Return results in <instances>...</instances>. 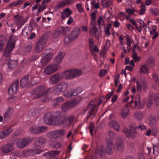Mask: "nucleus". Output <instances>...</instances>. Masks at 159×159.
I'll return each mask as SVG.
<instances>
[{"label":"nucleus","mask_w":159,"mask_h":159,"mask_svg":"<svg viewBox=\"0 0 159 159\" xmlns=\"http://www.w3.org/2000/svg\"><path fill=\"white\" fill-rule=\"evenodd\" d=\"M132 57L135 62H138L140 60V57L138 56L136 52H133Z\"/></svg>","instance_id":"6e6d98bb"},{"label":"nucleus","mask_w":159,"mask_h":159,"mask_svg":"<svg viewBox=\"0 0 159 159\" xmlns=\"http://www.w3.org/2000/svg\"><path fill=\"white\" fill-rule=\"evenodd\" d=\"M23 1V0H18L16 1L13 2L9 4L8 7L10 8L13 7H16L17 5L21 3Z\"/></svg>","instance_id":"49530a36"},{"label":"nucleus","mask_w":159,"mask_h":159,"mask_svg":"<svg viewBox=\"0 0 159 159\" xmlns=\"http://www.w3.org/2000/svg\"><path fill=\"white\" fill-rule=\"evenodd\" d=\"M48 39L47 35H43L37 43L35 46V50L38 52L41 51L44 48Z\"/></svg>","instance_id":"ddd939ff"},{"label":"nucleus","mask_w":159,"mask_h":159,"mask_svg":"<svg viewBox=\"0 0 159 159\" xmlns=\"http://www.w3.org/2000/svg\"><path fill=\"white\" fill-rule=\"evenodd\" d=\"M63 13L67 17H69L72 13L70 10L69 8L65 9L63 11Z\"/></svg>","instance_id":"5fc2aeb1"},{"label":"nucleus","mask_w":159,"mask_h":159,"mask_svg":"<svg viewBox=\"0 0 159 159\" xmlns=\"http://www.w3.org/2000/svg\"><path fill=\"white\" fill-rule=\"evenodd\" d=\"M68 87V84L65 82L58 83L54 88L53 93L56 95H59L60 93L65 92Z\"/></svg>","instance_id":"9b49d317"},{"label":"nucleus","mask_w":159,"mask_h":159,"mask_svg":"<svg viewBox=\"0 0 159 159\" xmlns=\"http://www.w3.org/2000/svg\"><path fill=\"white\" fill-rule=\"evenodd\" d=\"M13 109L12 108H9L8 110L6 111L4 115V120H8L10 119Z\"/></svg>","instance_id":"e433bc0d"},{"label":"nucleus","mask_w":159,"mask_h":159,"mask_svg":"<svg viewBox=\"0 0 159 159\" xmlns=\"http://www.w3.org/2000/svg\"><path fill=\"white\" fill-rule=\"evenodd\" d=\"M69 30V28L68 27H62V31L61 32L62 33L64 34H66Z\"/></svg>","instance_id":"e2e57ef3"},{"label":"nucleus","mask_w":159,"mask_h":159,"mask_svg":"<svg viewBox=\"0 0 159 159\" xmlns=\"http://www.w3.org/2000/svg\"><path fill=\"white\" fill-rule=\"evenodd\" d=\"M97 2H96L95 1H92L91 4L92 7L96 9H98L99 8V5L101 4L100 2H99L98 0H97Z\"/></svg>","instance_id":"de8ad7c7"},{"label":"nucleus","mask_w":159,"mask_h":159,"mask_svg":"<svg viewBox=\"0 0 159 159\" xmlns=\"http://www.w3.org/2000/svg\"><path fill=\"white\" fill-rule=\"evenodd\" d=\"M91 16L92 19L91 20L90 25L89 32L93 36H95L96 39H98L99 33L98 31V29L96 27V24L95 22L96 14L94 12H92Z\"/></svg>","instance_id":"6e6552de"},{"label":"nucleus","mask_w":159,"mask_h":159,"mask_svg":"<svg viewBox=\"0 0 159 159\" xmlns=\"http://www.w3.org/2000/svg\"><path fill=\"white\" fill-rule=\"evenodd\" d=\"M150 11L154 15L157 16L159 15V10L157 8H151Z\"/></svg>","instance_id":"4d7b16f0"},{"label":"nucleus","mask_w":159,"mask_h":159,"mask_svg":"<svg viewBox=\"0 0 159 159\" xmlns=\"http://www.w3.org/2000/svg\"><path fill=\"white\" fill-rule=\"evenodd\" d=\"M47 127L45 126L41 127L33 126L29 129V131L32 134H39L46 131Z\"/></svg>","instance_id":"dca6fc26"},{"label":"nucleus","mask_w":159,"mask_h":159,"mask_svg":"<svg viewBox=\"0 0 159 159\" xmlns=\"http://www.w3.org/2000/svg\"><path fill=\"white\" fill-rule=\"evenodd\" d=\"M66 132V130L65 129H59L49 132L47 134V136L50 139H56L59 137L65 135Z\"/></svg>","instance_id":"4468645a"},{"label":"nucleus","mask_w":159,"mask_h":159,"mask_svg":"<svg viewBox=\"0 0 159 159\" xmlns=\"http://www.w3.org/2000/svg\"><path fill=\"white\" fill-rule=\"evenodd\" d=\"M45 142L44 139L42 138H38L36 139L34 143V146L41 148L43 146Z\"/></svg>","instance_id":"7c9ffc66"},{"label":"nucleus","mask_w":159,"mask_h":159,"mask_svg":"<svg viewBox=\"0 0 159 159\" xmlns=\"http://www.w3.org/2000/svg\"><path fill=\"white\" fill-rule=\"evenodd\" d=\"M137 89L136 90L135 86H133L132 88L131 92L133 93H135L137 91L139 93H141L142 89L145 91L147 89L148 85L147 83L144 81L141 80L140 82L139 80H137L136 82Z\"/></svg>","instance_id":"9d476101"},{"label":"nucleus","mask_w":159,"mask_h":159,"mask_svg":"<svg viewBox=\"0 0 159 159\" xmlns=\"http://www.w3.org/2000/svg\"><path fill=\"white\" fill-rule=\"evenodd\" d=\"M47 8V6L45 4H42L39 5L38 11V13H39L41 11H43Z\"/></svg>","instance_id":"13d9d810"},{"label":"nucleus","mask_w":159,"mask_h":159,"mask_svg":"<svg viewBox=\"0 0 159 159\" xmlns=\"http://www.w3.org/2000/svg\"><path fill=\"white\" fill-rule=\"evenodd\" d=\"M76 7L77 10L80 13L82 12L83 11V9L82 7V5L81 3H78L76 5Z\"/></svg>","instance_id":"0e129e2a"},{"label":"nucleus","mask_w":159,"mask_h":159,"mask_svg":"<svg viewBox=\"0 0 159 159\" xmlns=\"http://www.w3.org/2000/svg\"><path fill=\"white\" fill-rule=\"evenodd\" d=\"M14 17L15 24L18 26V29L20 28L25 23L23 17L18 14L15 16Z\"/></svg>","instance_id":"5701e85b"},{"label":"nucleus","mask_w":159,"mask_h":159,"mask_svg":"<svg viewBox=\"0 0 159 159\" xmlns=\"http://www.w3.org/2000/svg\"><path fill=\"white\" fill-rule=\"evenodd\" d=\"M80 31V28L75 27L73 29L72 32L70 35L74 39H76L79 35Z\"/></svg>","instance_id":"473e14b6"},{"label":"nucleus","mask_w":159,"mask_h":159,"mask_svg":"<svg viewBox=\"0 0 159 159\" xmlns=\"http://www.w3.org/2000/svg\"><path fill=\"white\" fill-rule=\"evenodd\" d=\"M154 101L155 104L157 106H159V94L156 93L153 96L150 94L148 97V100L147 103L148 107L149 108Z\"/></svg>","instance_id":"2eb2a0df"},{"label":"nucleus","mask_w":159,"mask_h":159,"mask_svg":"<svg viewBox=\"0 0 159 159\" xmlns=\"http://www.w3.org/2000/svg\"><path fill=\"white\" fill-rule=\"evenodd\" d=\"M19 80H17L9 88L8 90V93L10 95H12L17 93L19 86Z\"/></svg>","instance_id":"a211bd4d"},{"label":"nucleus","mask_w":159,"mask_h":159,"mask_svg":"<svg viewBox=\"0 0 159 159\" xmlns=\"http://www.w3.org/2000/svg\"><path fill=\"white\" fill-rule=\"evenodd\" d=\"M100 2L103 8L108 7L112 5V1L111 0H98Z\"/></svg>","instance_id":"2f4dec72"},{"label":"nucleus","mask_w":159,"mask_h":159,"mask_svg":"<svg viewBox=\"0 0 159 159\" xmlns=\"http://www.w3.org/2000/svg\"><path fill=\"white\" fill-rule=\"evenodd\" d=\"M61 34V31L55 30L53 33L52 37L54 39L57 38L60 36Z\"/></svg>","instance_id":"864d4df0"},{"label":"nucleus","mask_w":159,"mask_h":159,"mask_svg":"<svg viewBox=\"0 0 159 159\" xmlns=\"http://www.w3.org/2000/svg\"><path fill=\"white\" fill-rule=\"evenodd\" d=\"M146 129V127L144 125L140 124L135 127L133 125H131L129 126V129L127 128H125L124 129V131L127 138L134 139L136 137L135 135L138 133L137 130H140L141 131H143Z\"/></svg>","instance_id":"39448f33"},{"label":"nucleus","mask_w":159,"mask_h":159,"mask_svg":"<svg viewBox=\"0 0 159 159\" xmlns=\"http://www.w3.org/2000/svg\"><path fill=\"white\" fill-rule=\"evenodd\" d=\"M72 70L74 78L75 77L80 75L82 73V70L79 69H75Z\"/></svg>","instance_id":"37998d69"},{"label":"nucleus","mask_w":159,"mask_h":159,"mask_svg":"<svg viewBox=\"0 0 159 159\" xmlns=\"http://www.w3.org/2000/svg\"><path fill=\"white\" fill-rule=\"evenodd\" d=\"M52 57V55L50 53L47 54L45 57L41 58L40 63V65L42 66H45L51 59Z\"/></svg>","instance_id":"a878e982"},{"label":"nucleus","mask_w":159,"mask_h":159,"mask_svg":"<svg viewBox=\"0 0 159 159\" xmlns=\"http://www.w3.org/2000/svg\"><path fill=\"white\" fill-rule=\"evenodd\" d=\"M107 73L106 70L104 69H102L101 70L100 72V76L102 77L106 74Z\"/></svg>","instance_id":"774afa93"},{"label":"nucleus","mask_w":159,"mask_h":159,"mask_svg":"<svg viewBox=\"0 0 159 159\" xmlns=\"http://www.w3.org/2000/svg\"><path fill=\"white\" fill-rule=\"evenodd\" d=\"M48 92V91L46 89L44 86L42 85L38 86L32 90L31 92V94L35 95L34 98L35 99L46 95Z\"/></svg>","instance_id":"0eeeda50"},{"label":"nucleus","mask_w":159,"mask_h":159,"mask_svg":"<svg viewBox=\"0 0 159 159\" xmlns=\"http://www.w3.org/2000/svg\"><path fill=\"white\" fill-rule=\"evenodd\" d=\"M63 79L64 78L66 79H71L74 78L72 70H68L61 73Z\"/></svg>","instance_id":"cd10ccee"},{"label":"nucleus","mask_w":159,"mask_h":159,"mask_svg":"<svg viewBox=\"0 0 159 159\" xmlns=\"http://www.w3.org/2000/svg\"><path fill=\"white\" fill-rule=\"evenodd\" d=\"M125 11L126 13L128 14L129 15H131L133 14L135 11L134 9H131L130 8L126 9Z\"/></svg>","instance_id":"680f3d73"},{"label":"nucleus","mask_w":159,"mask_h":159,"mask_svg":"<svg viewBox=\"0 0 159 159\" xmlns=\"http://www.w3.org/2000/svg\"><path fill=\"white\" fill-rule=\"evenodd\" d=\"M111 26V25L110 23L107 24L106 27L105 28L104 31L105 34L107 36L110 35L111 33L110 31V29Z\"/></svg>","instance_id":"8fccbe9b"},{"label":"nucleus","mask_w":159,"mask_h":159,"mask_svg":"<svg viewBox=\"0 0 159 159\" xmlns=\"http://www.w3.org/2000/svg\"><path fill=\"white\" fill-rule=\"evenodd\" d=\"M59 153V152L57 150L52 151L50 152H45L43 154V156L46 158L49 159H57V157H56Z\"/></svg>","instance_id":"b1692460"},{"label":"nucleus","mask_w":159,"mask_h":159,"mask_svg":"<svg viewBox=\"0 0 159 159\" xmlns=\"http://www.w3.org/2000/svg\"><path fill=\"white\" fill-rule=\"evenodd\" d=\"M63 79L61 74L59 73H55L52 75L50 78V80L52 84H55Z\"/></svg>","instance_id":"412c9836"},{"label":"nucleus","mask_w":159,"mask_h":159,"mask_svg":"<svg viewBox=\"0 0 159 159\" xmlns=\"http://www.w3.org/2000/svg\"><path fill=\"white\" fill-rule=\"evenodd\" d=\"M31 140L29 137H25L21 139L16 138L14 142L17 146L20 148H23L27 146L31 142Z\"/></svg>","instance_id":"f8f14e48"},{"label":"nucleus","mask_w":159,"mask_h":159,"mask_svg":"<svg viewBox=\"0 0 159 159\" xmlns=\"http://www.w3.org/2000/svg\"><path fill=\"white\" fill-rule=\"evenodd\" d=\"M79 89L78 88L75 89H70L67 93H64V95L66 98H71L73 96L77 95L81 93L80 91H78Z\"/></svg>","instance_id":"4be33fe9"},{"label":"nucleus","mask_w":159,"mask_h":159,"mask_svg":"<svg viewBox=\"0 0 159 159\" xmlns=\"http://www.w3.org/2000/svg\"><path fill=\"white\" fill-rule=\"evenodd\" d=\"M127 106V105H125V107L122 109L121 112V117L123 119H125L127 117L129 112V109Z\"/></svg>","instance_id":"f704fd0d"},{"label":"nucleus","mask_w":159,"mask_h":159,"mask_svg":"<svg viewBox=\"0 0 159 159\" xmlns=\"http://www.w3.org/2000/svg\"><path fill=\"white\" fill-rule=\"evenodd\" d=\"M98 23L99 25H104L103 18L102 16H100L99 17L98 21Z\"/></svg>","instance_id":"052dcab7"},{"label":"nucleus","mask_w":159,"mask_h":159,"mask_svg":"<svg viewBox=\"0 0 159 159\" xmlns=\"http://www.w3.org/2000/svg\"><path fill=\"white\" fill-rule=\"evenodd\" d=\"M82 99L81 97L76 98L70 102H67L62 104L61 107L62 110L65 112L70 108L74 107Z\"/></svg>","instance_id":"1a4fd4ad"},{"label":"nucleus","mask_w":159,"mask_h":159,"mask_svg":"<svg viewBox=\"0 0 159 159\" xmlns=\"http://www.w3.org/2000/svg\"><path fill=\"white\" fill-rule=\"evenodd\" d=\"M108 135L110 138L109 141L107 143V147L106 148V151L109 154L112 153L113 147L115 150H117L121 151L123 148V141L120 137H118L116 139V143L114 146L113 144L112 140L116 137V134L112 131H110L108 133Z\"/></svg>","instance_id":"7ed1b4c3"},{"label":"nucleus","mask_w":159,"mask_h":159,"mask_svg":"<svg viewBox=\"0 0 159 159\" xmlns=\"http://www.w3.org/2000/svg\"><path fill=\"white\" fill-rule=\"evenodd\" d=\"M64 100V98L61 97L56 98L54 100L53 106L55 107L58 106L59 103L62 102Z\"/></svg>","instance_id":"4c0bfd02"},{"label":"nucleus","mask_w":159,"mask_h":159,"mask_svg":"<svg viewBox=\"0 0 159 159\" xmlns=\"http://www.w3.org/2000/svg\"><path fill=\"white\" fill-rule=\"evenodd\" d=\"M113 93H114V92L112 90L111 92H110L109 93H108V94H107L106 95V99H107L108 100L109 99L111 98V96L113 95Z\"/></svg>","instance_id":"338daca9"},{"label":"nucleus","mask_w":159,"mask_h":159,"mask_svg":"<svg viewBox=\"0 0 159 159\" xmlns=\"http://www.w3.org/2000/svg\"><path fill=\"white\" fill-rule=\"evenodd\" d=\"M12 130L11 127H10L0 132V139L5 138L10 134Z\"/></svg>","instance_id":"c756f323"},{"label":"nucleus","mask_w":159,"mask_h":159,"mask_svg":"<svg viewBox=\"0 0 159 159\" xmlns=\"http://www.w3.org/2000/svg\"><path fill=\"white\" fill-rule=\"evenodd\" d=\"M17 40L16 36L14 35H11L9 38L6 48L4 51V55L2 59H6V63L10 69L15 68L17 65V61L14 60L10 59L11 52L15 46V43Z\"/></svg>","instance_id":"f03ea898"},{"label":"nucleus","mask_w":159,"mask_h":159,"mask_svg":"<svg viewBox=\"0 0 159 159\" xmlns=\"http://www.w3.org/2000/svg\"><path fill=\"white\" fill-rule=\"evenodd\" d=\"M146 7L145 5L143 3H142L141 5V9L139 12V15H143L146 11Z\"/></svg>","instance_id":"3c124183"},{"label":"nucleus","mask_w":159,"mask_h":159,"mask_svg":"<svg viewBox=\"0 0 159 159\" xmlns=\"http://www.w3.org/2000/svg\"><path fill=\"white\" fill-rule=\"evenodd\" d=\"M43 119L46 123L49 125L62 124L64 128H68L71 125L74 124L75 118L71 116L64 118L60 111H55L46 113Z\"/></svg>","instance_id":"f257e3e1"},{"label":"nucleus","mask_w":159,"mask_h":159,"mask_svg":"<svg viewBox=\"0 0 159 159\" xmlns=\"http://www.w3.org/2000/svg\"><path fill=\"white\" fill-rule=\"evenodd\" d=\"M143 114L142 112L139 111L135 113V117L138 120H141L143 118Z\"/></svg>","instance_id":"a18cd8bd"},{"label":"nucleus","mask_w":159,"mask_h":159,"mask_svg":"<svg viewBox=\"0 0 159 159\" xmlns=\"http://www.w3.org/2000/svg\"><path fill=\"white\" fill-rule=\"evenodd\" d=\"M74 2V0H64L61 1L55 7V9L57 10L59 8H63L66 6L72 4Z\"/></svg>","instance_id":"393cba45"},{"label":"nucleus","mask_w":159,"mask_h":159,"mask_svg":"<svg viewBox=\"0 0 159 159\" xmlns=\"http://www.w3.org/2000/svg\"><path fill=\"white\" fill-rule=\"evenodd\" d=\"M30 81V83L32 84H37L39 81V78L38 77L32 78Z\"/></svg>","instance_id":"bf43d9fd"},{"label":"nucleus","mask_w":159,"mask_h":159,"mask_svg":"<svg viewBox=\"0 0 159 159\" xmlns=\"http://www.w3.org/2000/svg\"><path fill=\"white\" fill-rule=\"evenodd\" d=\"M94 42L92 39H89V44L91 53L94 55V52H98L99 49L97 46L94 44Z\"/></svg>","instance_id":"aec40b11"},{"label":"nucleus","mask_w":159,"mask_h":159,"mask_svg":"<svg viewBox=\"0 0 159 159\" xmlns=\"http://www.w3.org/2000/svg\"><path fill=\"white\" fill-rule=\"evenodd\" d=\"M134 104L135 107H137L139 108H142L144 106L143 100L141 99L140 96L139 95L136 97Z\"/></svg>","instance_id":"bb28decb"},{"label":"nucleus","mask_w":159,"mask_h":159,"mask_svg":"<svg viewBox=\"0 0 159 159\" xmlns=\"http://www.w3.org/2000/svg\"><path fill=\"white\" fill-rule=\"evenodd\" d=\"M141 73L147 74L148 73V70L147 66L145 65H143L141 66L140 69Z\"/></svg>","instance_id":"a19ab883"},{"label":"nucleus","mask_w":159,"mask_h":159,"mask_svg":"<svg viewBox=\"0 0 159 159\" xmlns=\"http://www.w3.org/2000/svg\"><path fill=\"white\" fill-rule=\"evenodd\" d=\"M65 55L63 52H60L57 56L53 64L48 66L44 69V72L47 75L51 74L58 69V65L60 63Z\"/></svg>","instance_id":"20e7f679"},{"label":"nucleus","mask_w":159,"mask_h":159,"mask_svg":"<svg viewBox=\"0 0 159 159\" xmlns=\"http://www.w3.org/2000/svg\"><path fill=\"white\" fill-rule=\"evenodd\" d=\"M7 41V38L4 36H0V51H2L4 48V45Z\"/></svg>","instance_id":"c9c22d12"},{"label":"nucleus","mask_w":159,"mask_h":159,"mask_svg":"<svg viewBox=\"0 0 159 159\" xmlns=\"http://www.w3.org/2000/svg\"><path fill=\"white\" fill-rule=\"evenodd\" d=\"M152 76L156 84L159 86V77L157 73H152Z\"/></svg>","instance_id":"09e8293b"},{"label":"nucleus","mask_w":159,"mask_h":159,"mask_svg":"<svg viewBox=\"0 0 159 159\" xmlns=\"http://www.w3.org/2000/svg\"><path fill=\"white\" fill-rule=\"evenodd\" d=\"M30 84V81L29 79L28 76H25L20 80V85L22 87L29 85Z\"/></svg>","instance_id":"c85d7f7f"},{"label":"nucleus","mask_w":159,"mask_h":159,"mask_svg":"<svg viewBox=\"0 0 159 159\" xmlns=\"http://www.w3.org/2000/svg\"><path fill=\"white\" fill-rule=\"evenodd\" d=\"M32 30V27L30 26H25L22 31V35L25 36L30 34Z\"/></svg>","instance_id":"72a5a7b5"},{"label":"nucleus","mask_w":159,"mask_h":159,"mask_svg":"<svg viewBox=\"0 0 159 159\" xmlns=\"http://www.w3.org/2000/svg\"><path fill=\"white\" fill-rule=\"evenodd\" d=\"M104 97H102L97 101V99H95L91 101L88 106V108L89 109V112L87 114V118H89L91 116L95 115V109L96 106H99L103 101Z\"/></svg>","instance_id":"423d86ee"},{"label":"nucleus","mask_w":159,"mask_h":159,"mask_svg":"<svg viewBox=\"0 0 159 159\" xmlns=\"http://www.w3.org/2000/svg\"><path fill=\"white\" fill-rule=\"evenodd\" d=\"M109 125H111L113 128L117 131H118L119 130L120 128V126L116 121L113 120L111 121L109 123Z\"/></svg>","instance_id":"ea45409f"},{"label":"nucleus","mask_w":159,"mask_h":159,"mask_svg":"<svg viewBox=\"0 0 159 159\" xmlns=\"http://www.w3.org/2000/svg\"><path fill=\"white\" fill-rule=\"evenodd\" d=\"M149 124L151 126H154L156 123V116L154 115H152L149 118Z\"/></svg>","instance_id":"58836bf2"},{"label":"nucleus","mask_w":159,"mask_h":159,"mask_svg":"<svg viewBox=\"0 0 159 159\" xmlns=\"http://www.w3.org/2000/svg\"><path fill=\"white\" fill-rule=\"evenodd\" d=\"M43 150L41 149H30L24 150L23 152V154L25 156H32L34 154H37L42 152Z\"/></svg>","instance_id":"f3484780"},{"label":"nucleus","mask_w":159,"mask_h":159,"mask_svg":"<svg viewBox=\"0 0 159 159\" xmlns=\"http://www.w3.org/2000/svg\"><path fill=\"white\" fill-rule=\"evenodd\" d=\"M13 149V144L11 142L4 144L1 147V150L3 153L11 152Z\"/></svg>","instance_id":"6ab92c4d"},{"label":"nucleus","mask_w":159,"mask_h":159,"mask_svg":"<svg viewBox=\"0 0 159 159\" xmlns=\"http://www.w3.org/2000/svg\"><path fill=\"white\" fill-rule=\"evenodd\" d=\"M154 60L152 58L150 57L146 61V63L150 67H152L154 65Z\"/></svg>","instance_id":"79ce46f5"},{"label":"nucleus","mask_w":159,"mask_h":159,"mask_svg":"<svg viewBox=\"0 0 159 159\" xmlns=\"http://www.w3.org/2000/svg\"><path fill=\"white\" fill-rule=\"evenodd\" d=\"M74 39L72 37V36H71L70 35H69V36L65 38L64 39V42L65 43H69L71 42Z\"/></svg>","instance_id":"603ef678"},{"label":"nucleus","mask_w":159,"mask_h":159,"mask_svg":"<svg viewBox=\"0 0 159 159\" xmlns=\"http://www.w3.org/2000/svg\"><path fill=\"white\" fill-rule=\"evenodd\" d=\"M95 153L96 154L100 155L101 157L104 153L103 150V148L101 147L100 148H97L95 150Z\"/></svg>","instance_id":"c03bdc74"},{"label":"nucleus","mask_w":159,"mask_h":159,"mask_svg":"<svg viewBox=\"0 0 159 159\" xmlns=\"http://www.w3.org/2000/svg\"><path fill=\"white\" fill-rule=\"evenodd\" d=\"M89 129L90 134L92 136L93 135V131L94 130V125L93 124H91L90 125Z\"/></svg>","instance_id":"69168bd1"}]
</instances>
